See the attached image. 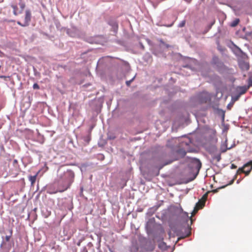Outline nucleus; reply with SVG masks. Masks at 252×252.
<instances>
[{
  "label": "nucleus",
  "mask_w": 252,
  "mask_h": 252,
  "mask_svg": "<svg viewBox=\"0 0 252 252\" xmlns=\"http://www.w3.org/2000/svg\"><path fill=\"white\" fill-rule=\"evenodd\" d=\"M74 178V172L68 170L63 174L59 175L57 181L58 191L63 192L67 189L73 183Z\"/></svg>",
  "instance_id": "f257e3e1"
},
{
  "label": "nucleus",
  "mask_w": 252,
  "mask_h": 252,
  "mask_svg": "<svg viewBox=\"0 0 252 252\" xmlns=\"http://www.w3.org/2000/svg\"><path fill=\"white\" fill-rule=\"evenodd\" d=\"M32 14L30 10H26L25 11V16L24 20V22L18 21L17 24L22 27H27L29 25L30 22L31 21Z\"/></svg>",
  "instance_id": "f03ea898"
},
{
  "label": "nucleus",
  "mask_w": 252,
  "mask_h": 252,
  "mask_svg": "<svg viewBox=\"0 0 252 252\" xmlns=\"http://www.w3.org/2000/svg\"><path fill=\"white\" fill-rule=\"evenodd\" d=\"M252 169V160L245 164L242 168H239L237 173L243 172L248 175Z\"/></svg>",
  "instance_id": "7ed1b4c3"
},
{
  "label": "nucleus",
  "mask_w": 252,
  "mask_h": 252,
  "mask_svg": "<svg viewBox=\"0 0 252 252\" xmlns=\"http://www.w3.org/2000/svg\"><path fill=\"white\" fill-rule=\"evenodd\" d=\"M192 164H193V167H195L197 170V173H198L201 167V163L199 159H194L192 161Z\"/></svg>",
  "instance_id": "20e7f679"
},
{
  "label": "nucleus",
  "mask_w": 252,
  "mask_h": 252,
  "mask_svg": "<svg viewBox=\"0 0 252 252\" xmlns=\"http://www.w3.org/2000/svg\"><path fill=\"white\" fill-rule=\"evenodd\" d=\"M205 201L202 200H199L198 202L196 204L195 209L196 211L202 208L205 205Z\"/></svg>",
  "instance_id": "39448f33"
},
{
  "label": "nucleus",
  "mask_w": 252,
  "mask_h": 252,
  "mask_svg": "<svg viewBox=\"0 0 252 252\" xmlns=\"http://www.w3.org/2000/svg\"><path fill=\"white\" fill-rule=\"evenodd\" d=\"M216 67L219 71H221L226 69V66L221 61H220V62L218 64H217V65H216Z\"/></svg>",
  "instance_id": "423d86ee"
},
{
  "label": "nucleus",
  "mask_w": 252,
  "mask_h": 252,
  "mask_svg": "<svg viewBox=\"0 0 252 252\" xmlns=\"http://www.w3.org/2000/svg\"><path fill=\"white\" fill-rule=\"evenodd\" d=\"M38 173L39 172H38L34 176H30L29 177V179L31 182L32 186H33L35 184Z\"/></svg>",
  "instance_id": "0eeeda50"
},
{
  "label": "nucleus",
  "mask_w": 252,
  "mask_h": 252,
  "mask_svg": "<svg viewBox=\"0 0 252 252\" xmlns=\"http://www.w3.org/2000/svg\"><path fill=\"white\" fill-rule=\"evenodd\" d=\"M176 152L181 158L184 157L186 155V152L183 149H180Z\"/></svg>",
  "instance_id": "6e6552de"
},
{
  "label": "nucleus",
  "mask_w": 252,
  "mask_h": 252,
  "mask_svg": "<svg viewBox=\"0 0 252 252\" xmlns=\"http://www.w3.org/2000/svg\"><path fill=\"white\" fill-rule=\"evenodd\" d=\"M220 62V61L218 57L215 56L213 58L212 61V63L215 66L217 65Z\"/></svg>",
  "instance_id": "1a4fd4ad"
},
{
  "label": "nucleus",
  "mask_w": 252,
  "mask_h": 252,
  "mask_svg": "<svg viewBox=\"0 0 252 252\" xmlns=\"http://www.w3.org/2000/svg\"><path fill=\"white\" fill-rule=\"evenodd\" d=\"M240 20L239 19H235L230 24V26L232 27H236L239 23Z\"/></svg>",
  "instance_id": "9d476101"
},
{
  "label": "nucleus",
  "mask_w": 252,
  "mask_h": 252,
  "mask_svg": "<svg viewBox=\"0 0 252 252\" xmlns=\"http://www.w3.org/2000/svg\"><path fill=\"white\" fill-rule=\"evenodd\" d=\"M12 235V230H9V235H6L5 237V240L6 242H9Z\"/></svg>",
  "instance_id": "9b49d317"
},
{
  "label": "nucleus",
  "mask_w": 252,
  "mask_h": 252,
  "mask_svg": "<svg viewBox=\"0 0 252 252\" xmlns=\"http://www.w3.org/2000/svg\"><path fill=\"white\" fill-rule=\"evenodd\" d=\"M19 5H20V8H21L22 11L23 10V9L25 7V3L22 2V1H21L19 3Z\"/></svg>",
  "instance_id": "f8f14e48"
},
{
  "label": "nucleus",
  "mask_w": 252,
  "mask_h": 252,
  "mask_svg": "<svg viewBox=\"0 0 252 252\" xmlns=\"http://www.w3.org/2000/svg\"><path fill=\"white\" fill-rule=\"evenodd\" d=\"M248 85L249 87L252 86V75L249 77Z\"/></svg>",
  "instance_id": "ddd939ff"
},
{
  "label": "nucleus",
  "mask_w": 252,
  "mask_h": 252,
  "mask_svg": "<svg viewBox=\"0 0 252 252\" xmlns=\"http://www.w3.org/2000/svg\"><path fill=\"white\" fill-rule=\"evenodd\" d=\"M240 89H241L240 94H245L247 91V89L245 87H241Z\"/></svg>",
  "instance_id": "4468645a"
},
{
  "label": "nucleus",
  "mask_w": 252,
  "mask_h": 252,
  "mask_svg": "<svg viewBox=\"0 0 252 252\" xmlns=\"http://www.w3.org/2000/svg\"><path fill=\"white\" fill-rule=\"evenodd\" d=\"M243 68L246 70H248L249 69V65L248 63H244Z\"/></svg>",
  "instance_id": "2eb2a0df"
},
{
  "label": "nucleus",
  "mask_w": 252,
  "mask_h": 252,
  "mask_svg": "<svg viewBox=\"0 0 252 252\" xmlns=\"http://www.w3.org/2000/svg\"><path fill=\"white\" fill-rule=\"evenodd\" d=\"M186 24V21L183 20L182 21L180 24H179V27H183L185 26Z\"/></svg>",
  "instance_id": "dca6fc26"
},
{
  "label": "nucleus",
  "mask_w": 252,
  "mask_h": 252,
  "mask_svg": "<svg viewBox=\"0 0 252 252\" xmlns=\"http://www.w3.org/2000/svg\"><path fill=\"white\" fill-rule=\"evenodd\" d=\"M0 78H3L4 79V80L5 81H7V79H10V76H0Z\"/></svg>",
  "instance_id": "f3484780"
},
{
  "label": "nucleus",
  "mask_w": 252,
  "mask_h": 252,
  "mask_svg": "<svg viewBox=\"0 0 252 252\" xmlns=\"http://www.w3.org/2000/svg\"><path fill=\"white\" fill-rule=\"evenodd\" d=\"M207 196H208L207 193H205L204 195H203V196H202L201 200H204L205 202L206 200L207 199Z\"/></svg>",
  "instance_id": "a211bd4d"
},
{
  "label": "nucleus",
  "mask_w": 252,
  "mask_h": 252,
  "mask_svg": "<svg viewBox=\"0 0 252 252\" xmlns=\"http://www.w3.org/2000/svg\"><path fill=\"white\" fill-rule=\"evenodd\" d=\"M33 88L34 89H39V85L37 83H34L33 85Z\"/></svg>",
  "instance_id": "6ab92c4d"
},
{
  "label": "nucleus",
  "mask_w": 252,
  "mask_h": 252,
  "mask_svg": "<svg viewBox=\"0 0 252 252\" xmlns=\"http://www.w3.org/2000/svg\"><path fill=\"white\" fill-rule=\"evenodd\" d=\"M11 7L13 9V10H17L18 9L17 6L16 5H12Z\"/></svg>",
  "instance_id": "aec40b11"
},
{
  "label": "nucleus",
  "mask_w": 252,
  "mask_h": 252,
  "mask_svg": "<svg viewBox=\"0 0 252 252\" xmlns=\"http://www.w3.org/2000/svg\"><path fill=\"white\" fill-rule=\"evenodd\" d=\"M133 78L132 79H131V80L127 81L126 82V85L128 86H129L130 83H131V82L133 81Z\"/></svg>",
  "instance_id": "412c9836"
},
{
  "label": "nucleus",
  "mask_w": 252,
  "mask_h": 252,
  "mask_svg": "<svg viewBox=\"0 0 252 252\" xmlns=\"http://www.w3.org/2000/svg\"><path fill=\"white\" fill-rule=\"evenodd\" d=\"M239 95H237L234 97H233V100H234V101H236L238 99H239Z\"/></svg>",
  "instance_id": "4be33fe9"
},
{
  "label": "nucleus",
  "mask_w": 252,
  "mask_h": 252,
  "mask_svg": "<svg viewBox=\"0 0 252 252\" xmlns=\"http://www.w3.org/2000/svg\"><path fill=\"white\" fill-rule=\"evenodd\" d=\"M236 168H237V166L235 165H234V164H231V168L235 169Z\"/></svg>",
  "instance_id": "5701e85b"
},
{
  "label": "nucleus",
  "mask_w": 252,
  "mask_h": 252,
  "mask_svg": "<svg viewBox=\"0 0 252 252\" xmlns=\"http://www.w3.org/2000/svg\"><path fill=\"white\" fill-rule=\"evenodd\" d=\"M13 14L15 15H18L17 10H13Z\"/></svg>",
  "instance_id": "b1692460"
},
{
  "label": "nucleus",
  "mask_w": 252,
  "mask_h": 252,
  "mask_svg": "<svg viewBox=\"0 0 252 252\" xmlns=\"http://www.w3.org/2000/svg\"><path fill=\"white\" fill-rule=\"evenodd\" d=\"M174 160H170L167 162H166L164 165H167V164H170L171 163V162H172V161H173Z\"/></svg>",
  "instance_id": "393cba45"
},
{
  "label": "nucleus",
  "mask_w": 252,
  "mask_h": 252,
  "mask_svg": "<svg viewBox=\"0 0 252 252\" xmlns=\"http://www.w3.org/2000/svg\"><path fill=\"white\" fill-rule=\"evenodd\" d=\"M164 244H164V243H161V244L159 245V247H161V246H163V245H164Z\"/></svg>",
  "instance_id": "a878e982"
},
{
  "label": "nucleus",
  "mask_w": 252,
  "mask_h": 252,
  "mask_svg": "<svg viewBox=\"0 0 252 252\" xmlns=\"http://www.w3.org/2000/svg\"><path fill=\"white\" fill-rule=\"evenodd\" d=\"M226 150H227V149L221 150V152H226Z\"/></svg>",
  "instance_id": "bb28decb"
},
{
  "label": "nucleus",
  "mask_w": 252,
  "mask_h": 252,
  "mask_svg": "<svg viewBox=\"0 0 252 252\" xmlns=\"http://www.w3.org/2000/svg\"><path fill=\"white\" fill-rule=\"evenodd\" d=\"M213 191L214 192H217V189H215V190H213Z\"/></svg>",
  "instance_id": "cd10ccee"
},
{
  "label": "nucleus",
  "mask_w": 252,
  "mask_h": 252,
  "mask_svg": "<svg viewBox=\"0 0 252 252\" xmlns=\"http://www.w3.org/2000/svg\"><path fill=\"white\" fill-rule=\"evenodd\" d=\"M233 180L231 181V182H230V183L229 184H232V183H233Z\"/></svg>",
  "instance_id": "c85d7f7f"
},
{
  "label": "nucleus",
  "mask_w": 252,
  "mask_h": 252,
  "mask_svg": "<svg viewBox=\"0 0 252 252\" xmlns=\"http://www.w3.org/2000/svg\"><path fill=\"white\" fill-rule=\"evenodd\" d=\"M189 233L187 235V236H189Z\"/></svg>",
  "instance_id": "c756f323"
}]
</instances>
